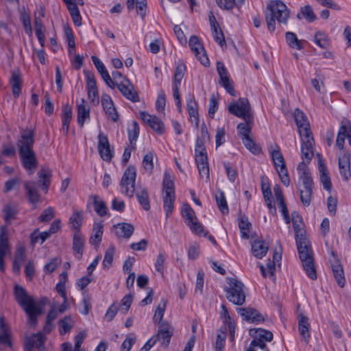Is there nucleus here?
<instances>
[{
	"label": "nucleus",
	"instance_id": "nucleus-26",
	"mask_svg": "<svg viewBox=\"0 0 351 351\" xmlns=\"http://www.w3.org/2000/svg\"><path fill=\"white\" fill-rule=\"evenodd\" d=\"M303 162H300L298 166V170L302 171V174L300 176V179L302 180L303 189L313 188V182L309 170L306 167L305 163L309 162L305 161L303 158Z\"/></svg>",
	"mask_w": 351,
	"mask_h": 351
},
{
	"label": "nucleus",
	"instance_id": "nucleus-18",
	"mask_svg": "<svg viewBox=\"0 0 351 351\" xmlns=\"http://www.w3.org/2000/svg\"><path fill=\"white\" fill-rule=\"evenodd\" d=\"M9 82L12 87V91L14 99L19 98L22 90L23 82L22 74L19 69L11 72V77Z\"/></svg>",
	"mask_w": 351,
	"mask_h": 351
},
{
	"label": "nucleus",
	"instance_id": "nucleus-55",
	"mask_svg": "<svg viewBox=\"0 0 351 351\" xmlns=\"http://www.w3.org/2000/svg\"><path fill=\"white\" fill-rule=\"evenodd\" d=\"M313 188L300 189V200L304 206H308L311 202Z\"/></svg>",
	"mask_w": 351,
	"mask_h": 351
},
{
	"label": "nucleus",
	"instance_id": "nucleus-31",
	"mask_svg": "<svg viewBox=\"0 0 351 351\" xmlns=\"http://www.w3.org/2000/svg\"><path fill=\"white\" fill-rule=\"evenodd\" d=\"M35 34L41 47L45 43V27L39 16H35L34 21Z\"/></svg>",
	"mask_w": 351,
	"mask_h": 351
},
{
	"label": "nucleus",
	"instance_id": "nucleus-20",
	"mask_svg": "<svg viewBox=\"0 0 351 351\" xmlns=\"http://www.w3.org/2000/svg\"><path fill=\"white\" fill-rule=\"evenodd\" d=\"M8 253H10V249L6 233V228L5 226H2L1 228L0 236V271L1 272H3L5 270L3 258Z\"/></svg>",
	"mask_w": 351,
	"mask_h": 351
},
{
	"label": "nucleus",
	"instance_id": "nucleus-39",
	"mask_svg": "<svg viewBox=\"0 0 351 351\" xmlns=\"http://www.w3.org/2000/svg\"><path fill=\"white\" fill-rule=\"evenodd\" d=\"M285 38L287 44L289 47L293 49H302L303 45L302 41L298 39V37L295 33L288 32L285 34Z\"/></svg>",
	"mask_w": 351,
	"mask_h": 351
},
{
	"label": "nucleus",
	"instance_id": "nucleus-63",
	"mask_svg": "<svg viewBox=\"0 0 351 351\" xmlns=\"http://www.w3.org/2000/svg\"><path fill=\"white\" fill-rule=\"evenodd\" d=\"M215 41L221 46L226 45V40L222 31L219 28L212 29Z\"/></svg>",
	"mask_w": 351,
	"mask_h": 351
},
{
	"label": "nucleus",
	"instance_id": "nucleus-6",
	"mask_svg": "<svg viewBox=\"0 0 351 351\" xmlns=\"http://www.w3.org/2000/svg\"><path fill=\"white\" fill-rule=\"evenodd\" d=\"M162 192L163 208L165 211L166 216L168 217L172 213L174 208L176 195L173 178L167 171H165L164 174Z\"/></svg>",
	"mask_w": 351,
	"mask_h": 351
},
{
	"label": "nucleus",
	"instance_id": "nucleus-8",
	"mask_svg": "<svg viewBox=\"0 0 351 351\" xmlns=\"http://www.w3.org/2000/svg\"><path fill=\"white\" fill-rule=\"evenodd\" d=\"M228 109L232 114L243 120L250 122L252 119H254L252 108L247 98L241 97L237 101L230 103Z\"/></svg>",
	"mask_w": 351,
	"mask_h": 351
},
{
	"label": "nucleus",
	"instance_id": "nucleus-50",
	"mask_svg": "<svg viewBox=\"0 0 351 351\" xmlns=\"http://www.w3.org/2000/svg\"><path fill=\"white\" fill-rule=\"evenodd\" d=\"M314 40L317 45L322 49H326L329 45L328 36L323 32H316L314 36Z\"/></svg>",
	"mask_w": 351,
	"mask_h": 351
},
{
	"label": "nucleus",
	"instance_id": "nucleus-15",
	"mask_svg": "<svg viewBox=\"0 0 351 351\" xmlns=\"http://www.w3.org/2000/svg\"><path fill=\"white\" fill-rule=\"evenodd\" d=\"M199 174L205 179L206 183L210 181L209 166L205 147L199 145Z\"/></svg>",
	"mask_w": 351,
	"mask_h": 351
},
{
	"label": "nucleus",
	"instance_id": "nucleus-53",
	"mask_svg": "<svg viewBox=\"0 0 351 351\" xmlns=\"http://www.w3.org/2000/svg\"><path fill=\"white\" fill-rule=\"evenodd\" d=\"M0 343L10 344L9 331L3 317L0 318Z\"/></svg>",
	"mask_w": 351,
	"mask_h": 351
},
{
	"label": "nucleus",
	"instance_id": "nucleus-2",
	"mask_svg": "<svg viewBox=\"0 0 351 351\" xmlns=\"http://www.w3.org/2000/svg\"><path fill=\"white\" fill-rule=\"evenodd\" d=\"M294 115L295 121L302 140V158L306 162H309L314 155V138L310 130L309 123L306 117L302 110L297 108L295 110Z\"/></svg>",
	"mask_w": 351,
	"mask_h": 351
},
{
	"label": "nucleus",
	"instance_id": "nucleus-35",
	"mask_svg": "<svg viewBox=\"0 0 351 351\" xmlns=\"http://www.w3.org/2000/svg\"><path fill=\"white\" fill-rule=\"evenodd\" d=\"M91 198L97 214L100 217L105 216L107 214V207L104 202L97 195H93Z\"/></svg>",
	"mask_w": 351,
	"mask_h": 351
},
{
	"label": "nucleus",
	"instance_id": "nucleus-36",
	"mask_svg": "<svg viewBox=\"0 0 351 351\" xmlns=\"http://www.w3.org/2000/svg\"><path fill=\"white\" fill-rule=\"evenodd\" d=\"M103 234V225L101 223H95L93 228V234L90 238L91 245H98L101 241Z\"/></svg>",
	"mask_w": 351,
	"mask_h": 351
},
{
	"label": "nucleus",
	"instance_id": "nucleus-30",
	"mask_svg": "<svg viewBox=\"0 0 351 351\" xmlns=\"http://www.w3.org/2000/svg\"><path fill=\"white\" fill-rule=\"evenodd\" d=\"M84 241V237L79 231H77L73 236V249L75 252V256L78 260L82 256Z\"/></svg>",
	"mask_w": 351,
	"mask_h": 351
},
{
	"label": "nucleus",
	"instance_id": "nucleus-56",
	"mask_svg": "<svg viewBox=\"0 0 351 351\" xmlns=\"http://www.w3.org/2000/svg\"><path fill=\"white\" fill-rule=\"evenodd\" d=\"M239 227L241 231V237L245 239H248L251 223L248 222L247 219L242 217L239 221Z\"/></svg>",
	"mask_w": 351,
	"mask_h": 351
},
{
	"label": "nucleus",
	"instance_id": "nucleus-47",
	"mask_svg": "<svg viewBox=\"0 0 351 351\" xmlns=\"http://www.w3.org/2000/svg\"><path fill=\"white\" fill-rule=\"evenodd\" d=\"M82 212L75 210L69 219L71 227L73 229L79 230L82 222Z\"/></svg>",
	"mask_w": 351,
	"mask_h": 351
},
{
	"label": "nucleus",
	"instance_id": "nucleus-57",
	"mask_svg": "<svg viewBox=\"0 0 351 351\" xmlns=\"http://www.w3.org/2000/svg\"><path fill=\"white\" fill-rule=\"evenodd\" d=\"M255 337L266 341H271L273 339L272 332L269 330L263 328L256 329Z\"/></svg>",
	"mask_w": 351,
	"mask_h": 351
},
{
	"label": "nucleus",
	"instance_id": "nucleus-51",
	"mask_svg": "<svg viewBox=\"0 0 351 351\" xmlns=\"http://www.w3.org/2000/svg\"><path fill=\"white\" fill-rule=\"evenodd\" d=\"M115 252L114 247L111 245L106 251L105 256L102 262L104 267L108 269L113 261V258Z\"/></svg>",
	"mask_w": 351,
	"mask_h": 351
},
{
	"label": "nucleus",
	"instance_id": "nucleus-25",
	"mask_svg": "<svg viewBox=\"0 0 351 351\" xmlns=\"http://www.w3.org/2000/svg\"><path fill=\"white\" fill-rule=\"evenodd\" d=\"M350 158V154H346L339 157V172L342 178L346 181L351 177Z\"/></svg>",
	"mask_w": 351,
	"mask_h": 351
},
{
	"label": "nucleus",
	"instance_id": "nucleus-10",
	"mask_svg": "<svg viewBox=\"0 0 351 351\" xmlns=\"http://www.w3.org/2000/svg\"><path fill=\"white\" fill-rule=\"evenodd\" d=\"M186 66L185 64L180 60L176 62L173 80V95L176 101V105L178 111H182L180 95L179 88L181 85L182 80L184 76Z\"/></svg>",
	"mask_w": 351,
	"mask_h": 351
},
{
	"label": "nucleus",
	"instance_id": "nucleus-29",
	"mask_svg": "<svg viewBox=\"0 0 351 351\" xmlns=\"http://www.w3.org/2000/svg\"><path fill=\"white\" fill-rule=\"evenodd\" d=\"M117 237L129 239L134 232V226L128 223H120L114 226Z\"/></svg>",
	"mask_w": 351,
	"mask_h": 351
},
{
	"label": "nucleus",
	"instance_id": "nucleus-16",
	"mask_svg": "<svg viewBox=\"0 0 351 351\" xmlns=\"http://www.w3.org/2000/svg\"><path fill=\"white\" fill-rule=\"evenodd\" d=\"M86 77L88 97L92 104H98L99 102V93L97 88L95 76L93 73H88Z\"/></svg>",
	"mask_w": 351,
	"mask_h": 351
},
{
	"label": "nucleus",
	"instance_id": "nucleus-4",
	"mask_svg": "<svg viewBox=\"0 0 351 351\" xmlns=\"http://www.w3.org/2000/svg\"><path fill=\"white\" fill-rule=\"evenodd\" d=\"M14 296L16 302L27 313L29 324L35 326L38 317L43 313L42 307L37 304L33 298L27 295L25 289L20 285H15Z\"/></svg>",
	"mask_w": 351,
	"mask_h": 351
},
{
	"label": "nucleus",
	"instance_id": "nucleus-38",
	"mask_svg": "<svg viewBox=\"0 0 351 351\" xmlns=\"http://www.w3.org/2000/svg\"><path fill=\"white\" fill-rule=\"evenodd\" d=\"M49 237L50 232L47 231L39 232L36 230L30 234L31 244L33 246L37 243L43 244Z\"/></svg>",
	"mask_w": 351,
	"mask_h": 351
},
{
	"label": "nucleus",
	"instance_id": "nucleus-28",
	"mask_svg": "<svg viewBox=\"0 0 351 351\" xmlns=\"http://www.w3.org/2000/svg\"><path fill=\"white\" fill-rule=\"evenodd\" d=\"M298 328L300 335L302 337L304 341L307 343L310 337V324L308 322V318L303 314L299 315Z\"/></svg>",
	"mask_w": 351,
	"mask_h": 351
},
{
	"label": "nucleus",
	"instance_id": "nucleus-9",
	"mask_svg": "<svg viewBox=\"0 0 351 351\" xmlns=\"http://www.w3.org/2000/svg\"><path fill=\"white\" fill-rule=\"evenodd\" d=\"M271 156L281 182L288 186L290 184V179L284 157L278 145H275L274 149L271 152Z\"/></svg>",
	"mask_w": 351,
	"mask_h": 351
},
{
	"label": "nucleus",
	"instance_id": "nucleus-45",
	"mask_svg": "<svg viewBox=\"0 0 351 351\" xmlns=\"http://www.w3.org/2000/svg\"><path fill=\"white\" fill-rule=\"evenodd\" d=\"M139 126L136 121H132L130 128L128 129V138L132 145H136V141L139 135Z\"/></svg>",
	"mask_w": 351,
	"mask_h": 351
},
{
	"label": "nucleus",
	"instance_id": "nucleus-24",
	"mask_svg": "<svg viewBox=\"0 0 351 351\" xmlns=\"http://www.w3.org/2000/svg\"><path fill=\"white\" fill-rule=\"evenodd\" d=\"M37 176L38 182L42 186V189L47 193L51 184L52 171L48 168L43 167L38 171Z\"/></svg>",
	"mask_w": 351,
	"mask_h": 351
},
{
	"label": "nucleus",
	"instance_id": "nucleus-44",
	"mask_svg": "<svg viewBox=\"0 0 351 351\" xmlns=\"http://www.w3.org/2000/svg\"><path fill=\"white\" fill-rule=\"evenodd\" d=\"M60 332L65 334L70 331L74 325V321L71 316H66L59 321Z\"/></svg>",
	"mask_w": 351,
	"mask_h": 351
},
{
	"label": "nucleus",
	"instance_id": "nucleus-40",
	"mask_svg": "<svg viewBox=\"0 0 351 351\" xmlns=\"http://www.w3.org/2000/svg\"><path fill=\"white\" fill-rule=\"evenodd\" d=\"M215 198L220 211L223 214L228 213L229 208L224 193L222 191L219 190L216 194Z\"/></svg>",
	"mask_w": 351,
	"mask_h": 351
},
{
	"label": "nucleus",
	"instance_id": "nucleus-33",
	"mask_svg": "<svg viewBox=\"0 0 351 351\" xmlns=\"http://www.w3.org/2000/svg\"><path fill=\"white\" fill-rule=\"evenodd\" d=\"M268 246L261 240L254 241L252 244V251L254 256L258 258H262L267 254Z\"/></svg>",
	"mask_w": 351,
	"mask_h": 351
},
{
	"label": "nucleus",
	"instance_id": "nucleus-27",
	"mask_svg": "<svg viewBox=\"0 0 351 351\" xmlns=\"http://www.w3.org/2000/svg\"><path fill=\"white\" fill-rule=\"evenodd\" d=\"M187 110L190 120L194 128H197V104L194 97L189 96L186 99Z\"/></svg>",
	"mask_w": 351,
	"mask_h": 351
},
{
	"label": "nucleus",
	"instance_id": "nucleus-60",
	"mask_svg": "<svg viewBox=\"0 0 351 351\" xmlns=\"http://www.w3.org/2000/svg\"><path fill=\"white\" fill-rule=\"evenodd\" d=\"M281 260V253L278 252H274L273 255V263L269 262L267 265L268 270L271 276L274 275V272L276 270V263H279Z\"/></svg>",
	"mask_w": 351,
	"mask_h": 351
},
{
	"label": "nucleus",
	"instance_id": "nucleus-54",
	"mask_svg": "<svg viewBox=\"0 0 351 351\" xmlns=\"http://www.w3.org/2000/svg\"><path fill=\"white\" fill-rule=\"evenodd\" d=\"M45 341V337L40 333H38L29 337L27 342L34 348H40L43 346Z\"/></svg>",
	"mask_w": 351,
	"mask_h": 351
},
{
	"label": "nucleus",
	"instance_id": "nucleus-59",
	"mask_svg": "<svg viewBox=\"0 0 351 351\" xmlns=\"http://www.w3.org/2000/svg\"><path fill=\"white\" fill-rule=\"evenodd\" d=\"M153 158V154L152 152H148L144 156L143 159V166L149 173H152L154 169Z\"/></svg>",
	"mask_w": 351,
	"mask_h": 351
},
{
	"label": "nucleus",
	"instance_id": "nucleus-14",
	"mask_svg": "<svg viewBox=\"0 0 351 351\" xmlns=\"http://www.w3.org/2000/svg\"><path fill=\"white\" fill-rule=\"evenodd\" d=\"M140 117L145 123L148 125L153 130L158 134H162L165 132V126L162 121L156 116L152 115L147 112H140Z\"/></svg>",
	"mask_w": 351,
	"mask_h": 351
},
{
	"label": "nucleus",
	"instance_id": "nucleus-64",
	"mask_svg": "<svg viewBox=\"0 0 351 351\" xmlns=\"http://www.w3.org/2000/svg\"><path fill=\"white\" fill-rule=\"evenodd\" d=\"M54 217V210L53 208L48 207L45 209L40 216L39 217V219L41 221H49L51 219Z\"/></svg>",
	"mask_w": 351,
	"mask_h": 351
},
{
	"label": "nucleus",
	"instance_id": "nucleus-12",
	"mask_svg": "<svg viewBox=\"0 0 351 351\" xmlns=\"http://www.w3.org/2000/svg\"><path fill=\"white\" fill-rule=\"evenodd\" d=\"M116 85L126 99L133 102L139 101L138 93L135 91L133 84L128 78H123V80L117 82Z\"/></svg>",
	"mask_w": 351,
	"mask_h": 351
},
{
	"label": "nucleus",
	"instance_id": "nucleus-52",
	"mask_svg": "<svg viewBox=\"0 0 351 351\" xmlns=\"http://www.w3.org/2000/svg\"><path fill=\"white\" fill-rule=\"evenodd\" d=\"M3 212L4 213V219L7 223H9L16 215L18 210L14 206L7 204L4 206Z\"/></svg>",
	"mask_w": 351,
	"mask_h": 351
},
{
	"label": "nucleus",
	"instance_id": "nucleus-37",
	"mask_svg": "<svg viewBox=\"0 0 351 351\" xmlns=\"http://www.w3.org/2000/svg\"><path fill=\"white\" fill-rule=\"evenodd\" d=\"M72 119V109L70 106H66L63 109L62 130L65 134H67L69 129V123Z\"/></svg>",
	"mask_w": 351,
	"mask_h": 351
},
{
	"label": "nucleus",
	"instance_id": "nucleus-21",
	"mask_svg": "<svg viewBox=\"0 0 351 351\" xmlns=\"http://www.w3.org/2000/svg\"><path fill=\"white\" fill-rule=\"evenodd\" d=\"M181 213L186 224L195 233L197 230V226L195 221H194L195 219V211L188 204H183Z\"/></svg>",
	"mask_w": 351,
	"mask_h": 351
},
{
	"label": "nucleus",
	"instance_id": "nucleus-46",
	"mask_svg": "<svg viewBox=\"0 0 351 351\" xmlns=\"http://www.w3.org/2000/svg\"><path fill=\"white\" fill-rule=\"evenodd\" d=\"M245 123H240L237 125V130L239 132V134L242 137H247L250 136V134L251 132L252 126L253 125V121L254 119H252L250 122H249L247 120H244Z\"/></svg>",
	"mask_w": 351,
	"mask_h": 351
},
{
	"label": "nucleus",
	"instance_id": "nucleus-41",
	"mask_svg": "<svg viewBox=\"0 0 351 351\" xmlns=\"http://www.w3.org/2000/svg\"><path fill=\"white\" fill-rule=\"evenodd\" d=\"M136 195L142 207L145 210H149L150 209V204L147 191L145 189H143L141 191H138Z\"/></svg>",
	"mask_w": 351,
	"mask_h": 351
},
{
	"label": "nucleus",
	"instance_id": "nucleus-32",
	"mask_svg": "<svg viewBox=\"0 0 351 351\" xmlns=\"http://www.w3.org/2000/svg\"><path fill=\"white\" fill-rule=\"evenodd\" d=\"M84 99H81V104L77 105V123L83 127L85 121L90 117V108L84 105Z\"/></svg>",
	"mask_w": 351,
	"mask_h": 351
},
{
	"label": "nucleus",
	"instance_id": "nucleus-22",
	"mask_svg": "<svg viewBox=\"0 0 351 351\" xmlns=\"http://www.w3.org/2000/svg\"><path fill=\"white\" fill-rule=\"evenodd\" d=\"M239 313L243 317V319L253 323H258L264 321L263 316L254 308H241Z\"/></svg>",
	"mask_w": 351,
	"mask_h": 351
},
{
	"label": "nucleus",
	"instance_id": "nucleus-62",
	"mask_svg": "<svg viewBox=\"0 0 351 351\" xmlns=\"http://www.w3.org/2000/svg\"><path fill=\"white\" fill-rule=\"evenodd\" d=\"M199 60L201 64L205 67L210 66V60L206 53L205 49L202 45L199 43Z\"/></svg>",
	"mask_w": 351,
	"mask_h": 351
},
{
	"label": "nucleus",
	"instance_id": "nucleus-34",
	"mask_svg": "<svg viewBox=\"0 0 351 351\" xmlns=\"http://www.w3.org/2000/svg\"><path fill=\"white\" fill-rule=\"evenodd\" d=\"M297 17L299 19L304 18L309 23H312L317 19L316 14L314 13L312 7L309 5L302 7L300 12L297 14Z\"/></svg>",
	"mask_w": 351,
	"mask_h": 351
},
{
	"label": "nucleus",
	"instance_id": "nucleus-11",
	"mask_svg": "<svg viewBox=\"0 0 351 351\" xmlns=\"http://www.w3.org/2000/svg\"><path fill=\"white\" fill-rule=\"evenodd\" d=\"M136 176V169L133 166H129L123 173L120 187L121 191L125 195L132 197L135 191L134 184Z\"/></svg>",
	"mask_w": 351,
	"mask_h": 351
},
{
	"label": "nucleus",
	"instance_id": "nucleus-23",
	"mask_svg": "<svg viewBox=\"0 0 351 351\" xmlns=\"http://www.w3.org/2000/svg\"><path fill=\"white\" fill-rule=\"evenodd\" d=\"M24 187L29 203L36 204L40 201V195L38 193L36 182H26Z\"/></svg>",
	"mask_w": 351,
	"mask_h": 351
},
{
	"label": "nucleus",
	"instance_id": "nucleus-5",
	"mask_svg": "<svg viewBox=\"0 0 351 351\" xmlns=\"http://www.w3.org/2000/svg\"><path fill=\"white\" fill-rule=\"evenodd\" d=\"M265 20L267 29L273 32L276 28V20L279 23L287 24L289 17V10L287 5L281 1H271L265 9Z\"/></svg>",
	"mask_w": 351,
	"mask_h": 351
},
{
	"label": "nucleus",
	"instance_id": "nucleus-13",
	"mask_svg": "<svg viewBox=\"0 0 351 351\" xmlns=\"http://www.w3.org/2000/svg\"><path fill=\"white\" fill-rule=\"evenodd\" d=\"M98 152L101 158L107 162H110L113 156L108 137L102 132L98 135Z\"/></svg>",
	"mask_w": 351,
	"mask_h": 351
},
{
	"label": "nucleus",
	"instance_id": "nucleus-48",
	"mask_svg": "<svg viewBox=\"0 0 351 351\" xmlns=\"http://www.w3.org/2000/svg\"><path fill=\"white\" fill-rule=\"evenodd\" d=\"M242 142L245 147L254 154H258L261 152V148L258 146L250 136L242 137Z\"/></svg>",
	"mask_w": 351,
	"mask_h": 351
},
{
	"label": "nucleus",
	"instance_id": "nucleus-7",
	"mask_svg": "<svg viewBox=\"0 0 351 351\" xmlns=\"http://www.w3.org/2000/svg\"><path fill=\"white\" fill-rule=\"evenodd\" d=\"M228 287L225 288L226 298L234 304L243 305L245 302L244 285L233 278L228 279Z\"/></svg>",
	"mask_w": 351,
	"mask_h": 351
},
{
	"label": "nucleus",
	"instance_id": "nucleus-61",
	"mask_svg": "<svg viewBox=\"0 0 351 351\" xmlns=\"http://www.w3.org/2000/svg\"><path fill=\"white\" fill-rule=\"evenodd\" d=\"M21 21L24 26L25 33L29 36H31L32 34V28L29 15L25 13L22 14Z\"/></svg>",
	"mask_w": 351,
	"mask_h": 351
},
{
	"label": "nucleus",
	"instance_id": "nucleus-43",
	"mask_svg": "<svg viewBox=\"0 0 351 351\" xmlns=\"http://www.w3.org/2000/svg\"><path fill=\"white\" fill-rule=\"evenodd\" d=\"M166 305L167 301L162 299L156 308L153 317V321L155 324H160L161 322L165 311Z\"/></svg>",
	"mask_w": 351,
	"mask_h": 351
},
{
	"label": "nucleus",
	"instance_id": "nucleus-49",
	"mask_svg": "<svg viewBox=\"0 0 351 351\" xmlns=\"http://www.w3.org/2000/svg\"><path fill=\"white\" fill-rule=\"evenodd\" d=\"M67 9L71 16L72 20L76 26H80L82 24V17L80 13V10L77 8V3L73 4V5H69Z\"/></svg>",
	"mask_w": 351,
	"mask_h": 351
},
{
	"label": "nucleus",
	"instance_id": "nucleus-3",
	"mask_svg": "<svg viewBox=\"0 0 351 351\" xmlns=\"http://www.w3.org/2000/svg\"><path fill=\"white\" fill-rule=\"evenodd\" d=\"M34 142V132L32 130L25 131L19 142V153L21 162L29 174L34 173L38 165L36 155L32 149Z\"/></svg>",
	"mask_w": 351,
	"mask_h": 351
},
{
	"label": "nucleus",
	"instance_id": "nucleus-42",
	"mask_svg": "<svg viewBox=\"0 0 351 351\" xmlns=\"http://www.w3.org/2000/svg\"><path fill=\"white\" fill-rule=\"evenodd\" d=\"M348 127L346 125H341L339 129L337 139L336 146L339 149H343L344 147L345 140L347 138Z\"/></svg>",
	"mask_w": 351,
	"mask_h": 351
},
{
	"label": "nucleus",
	"instance_id": "nucleus-17",
	"mask_svg": "<svg viewBox=\"0 0 351 351\" xmlns=\"http://www.w3.org/2000/svg\"><path fill=\"white\" fill-rule=\"evenodd\" d=\"M333 260H330L331 268L334 278L338 285L343 288L346 284V278L343 267L339 260H337L332 252Z\"/></svg>",
	"mask_w": 351,
	"mask_h": 351
},
{
	"label": "nucleus",
	"instance_id": "nucleus-19",
	"mask_svg": "<svg viewBox=\"0 0 351 351\" xmlns=\"http://www.w3.org/2000/svg\"><path fill=\"white\" fill-rule=\"evenodd\" d=\"M173 329L171 325L167 323H161L158 328V334L155 337L157 341H161V344L167 347L171 340V336L173 335Z\"/></svg>",
	"mask_w": 351,
	"mask_h": 351
},
{
	"label": "nucleus",
	"instance_id": "nucleus-1",
	"mask_svg": "<svg viewBox=\"0 0 351 351\" xmlns=\"http://www.w3.org/2000/svg\"><path fill=\"white\" fill-rule=\"evenodd\" d=\"M291 221L299 257L303 268L309 278L315 280L317 279V272L314 265L313 253L309 241L304 234L302 218L298 212L293 211L291 213Z\"/></svg>",
	"mask_w": 351,
	"mask_h": 351
},
{
	"label": "nucleus",
	"instance_id": "nucleus-58",
	"mask_svg": "<svg viewBox=\"0 0 351 351\" xmlns=\"http://www.w3.org/2000/svg\"><path fill=\"white\" fill-rule=\"evenodd\" d=\"M219 84L223 86L226 90L232 96L235 97L237 95L236 90L234 88L233 81L230 78L222 80L219 81Z\"/></svg>",
	"mask_w": 351,
	"mask_h": 351
}]
</instances>
